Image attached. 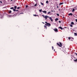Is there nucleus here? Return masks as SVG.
<instances>
[{
	"label": "nucleus",
	"mask_w": 77,
	"mask_h": 77,
	"mask_svg": "<svg viewBox=\"0 0 77 77\" xmlns=\"http://www.w3.org/2000/svg\"><path fill=\"white\" fill-rule=\"evenodd\" d=\"M42 17H43L45 18V20L47 19V18H49V17L48 16H44V15H42ZM49 19L51 21V22L53 21V19H52V18L50 17H49Z\"/></svg>",
	"instance_id": "f257e3e1"
},
{
	"label": "nucleus",
	"mask_w": 77,
	"mask_h": 77,
	"mask_svg": "<svg viewBox=\"0 0 77 77\" xmlns=\"http://www.w3.org/2000/svg\"><path fill=\"white\" fill-rule=\"evenodd\" d=\"M45 23H46V24H45V26H44L45 27H46L47 26H50V24L48 23L47 22H45Z\"/></svg>",
	"instance_id": "f03ea898"
},
{
	"label": "nucleus",
	"mask_w": 77,
	"mask_h": 77,
	"mask_svg": "<svg viewBox=\"0 0 77 77\" xmlns=\"http://www.w3.org/2000/svg\"><path fill=\"white\" fill-rule=\"evenodd\" d=\"M57 45H58V46H59L60 47H61L62 45V43H61V42H60V44H58V43H57Z\"/></svg>",
	"instance_id": "7ed1b4c3"
},
{
	"label": "nucleus",
	"mask_w": 77,
	"mask_h": 77,
	"mask_svg": "<svg viewBox=\"0 0 77 77\" xmlns=\"http://www.w3.org/2000/svg\"><path fill=\"white\" fill-rule=\"evenodd\" d=\"M54 30L55 31V32H58V30H57V29L56 28H55L54 29Z\"/></svg>",
	"instance_id": "20e7f679"
},
{
	"label": "nucleus",
	"mask_w": 77,
	"mask_h": 77,
	"mask_svg": "<svg viewBox=\"0 0 77 77\" xmlns=\"http://www.w3.org/2000/svg\"><path fill=\"white\" fill-rule=\"evenodd\" d=\"M42 12L45 14H47V11H42Z\"/></svg>",
	"instance_id": "39448f33"
},
{
	"label": "nucleus",
	"mask_w": 77,
	"mask_h": 77,
	"mask_svg": "<svg viewBox=\"0 0 77 77\" xmlns=\"http://www.w3.org/2000/svg\"><path fill=\"white\" fill-rule=\"evenodd\" d=\"M59 28L60 29H61V30H63V28H62L61 26L59 27Z\"/></svg>",
	"instance_id": "423d86ee"
},
{
	"label": "nucleus",
	"mask_w": 77,
	"mask_h": 77,
	"mask_svg": "<svg viewBox=\"0 0 77 77\" xmlns=\"http://www.w3.org/2000/svg\"><path fill=\"white\" fill-rule=\"evenodd\" d=\"M68 15H72V13H70L69 14H68Z\"/></svg>",
	"instance_id": "0eeeda50"
},
{
	"label": "nucleus",
	"mask_w": 77,
	"mask_h": 77,
	"mask_svg": "<svg viewBox=\"0 0 77 77\" xmlns=\"http://www.w3.org/2000/svg\"><path fill=\"white\" fill-rule=\"evenodd\" d=\"M74 34H75V36H77V33H75Z\"/></svg>",
	"instance_id": "6e6552de"
},
{
	"label": "nucleus",
	"mask_w": 77,
	"mask_h": 77,
	"mask_svg": "<svg viewBox=\"0 0 77 77\" xmlns=\"http://www.w3.org/2000/svg\"><path fill=\"white\" fill-rule=\"evenodd\" d=\"M12 12V11H9V13H11Z\"/></svg>",
	"instance_id": "1a4fd4ad"
},
{
	"label": "nucleus",
	"mask_w": 77,
	"mask_h": 77,
	"mask_svg": "<svg viewBox=\"0 0 77 77\" xmlns=\"http://www.w3.org/2000/svg\"><path fill=\"white\" fill-rule=\"evenodd\" d=\"M33 15H34V17H35H35H36V16H38V15H35V14H34Z\"/></svg>",
	"instance_id": "9d476101"
},
{
	"label": "nucleus",
	"mask_w": 77,
	"mask_h": 77,
	"mask_svg": "<svg viewBox=\"0 0 77 77\" xmlns=\"http://www.w3.org/2000/svg\"><path fill=\"white\" fill-rule=\"evenodd\" d=\"M50 13H51V12L49 11L48 12V14H50Z\"/></svg>",
	"instance_id": "9b49d317"
},
{
	"label": "nucleus",
	"mask_w": 77,
	"mask_h": 77,
	"mask_svg": "<svg viewBox=\"0 0 77 77\" xmlns=\"http://www.w3.org/2000/svg\"><path fill=\"white\" fill-rule=\"evenodd\" d=\"M39 11H40V12H42V9H40V10H39Z\"/></svg>",
	"instance_id": "f8f14e48"
},
{
	"label": "nucleus",
	"mask_w": 77,
	"mask_h": 77,
	"mask_svg": "<svg viewBox=\"0 0 77 77\" xmlns=\"http://www.w3.org/2000/svg\"><path fill=\"white\" fill-rule=\"evenodd\" d=\"M58 20V18H56L55 19V21H57Z\"/></svg>",
	"instance_id": "ddd939ff"
},
{
	"label": "nucleus",
	"mask_w": 77,
	"mask_h": 77,
	"mask_svg": "<svg viewBox=\"0 0 77 77\" xmlns=\"http://www.w3.org/2000/svg\"><path fill=\"white\" fill-rule=\"evenodd\" d=\"M41 4L42 5H44V4H43V3L41 2Z\"/></svg>",
	"instance_id": "4468645a"
},
{
	"label": "nucleus",
	"mask_w": 77,
	"mask_h": 77,
	"mask_svg": "<svg viewBox=\"0 0 77 77\" xmlns=\"http://www.w3.org/2000/svg\"><path fill=\"white\" fill-rule=\"evenodd\" d=\"M75 11V10L74 9H73L72 11V12H74V11Z\"/></svg>",
	"instance_id": "2eb2a0df"
},
{
	"label": "nucleus",
	"mask_w": 77,
	"mask_h": 77,
	"mask_svg": "<svg viewBox=\"0 0 77 77\" xmlns=\"http://www.w3.org/2000/svg\"><path fill=\"white\" fill-rule=\"evenodd\" d=\"M71 24H74V22H72L71 23Z\"/></svg>",
	"instance_id": "dca6fc26"
},
{
	"label": "nucleus",
	"mask_w": 77,
	"mask_h": 77,
	"mask_svg": "<svg viewBox=\"0 0 77 77\" xmlns=\"http://www.w3.org/2000/svg\"><path fill=\"white\" fill-rule=\"evenodd\" d=\"M0 2L1 3H3V2H2V1H0Z\"/></svg>",
	"instance_id": "f3484780"
},
{
	"label": "nucleus",
	"mask_w": 77,
	"mask_h": 77,
	"mask_svg": "<svg viewBox=\"0 0 77 77\" xmlns=\"http://www.w3.org/2000/svg\"><path fill=\"white\" fill-rule=\"evenodd\" d=\"M63 3H60L59 5H63Z\"/></svg>",
	"instance_id": "a211bd4d"
},
{
	"label": "nucleus",
	"mask_w": 77,
	"mask_h": 77,
	"mask_svg": "<svg viewBox=\"0 0 77 77\" xmlns=\"http://www.w3.org/2000/svg\"><path fill=\"white\" fill-rule=\"evenodd\" d=\"M10 9H14V7L11 8H10Z\"/></svg>",
	"instance_id": "6ab92c4d"
},
{
	"label": "nucleus",
	"mask_w": 77,
	"mask_h": 77,
	"mask_svg": "<svg viewBox=\"0 0 77 77\" xmlns=\"http://www.w3.org/2000/svg\"><path fill=\"white\" fill-rule=\"evenodd\" d=\"M48 3V1H47L46 2V3Z\"/></svg>",
	"instance_id": "aec40b11"
},
{
	"label": "nucleus",
	"mask_w": 77,
	"mask_h": 77,
	"mask_svg": "<svg viewBox=\"0 0 77 77\" xmlns=\"http://www.w3.org/2000/svg\"><path fill=\"white\" fill-rule=\"evenodd\" d=\"M14 8L15 9H17V6H15Z\"/></svg>",
	"instance_id": "412c9836"
},
{
	"label": "nucleus",
	"mask_w": 77,
	"mask_h": 77,
	"mask_svg": "<svg viewBox=\"0 0 77 77\" xmlns=\"http://www.w3.org/2000/svg\"><path fill=\"white\" fill-rule=\"evenodd\" d=\"M57 16H59V14H57Z\"/></svg>",
	"instance_id": "4be33fe9"
},
{
	"label": "nucleus",
	"mask_w": 77,
	"mask_h": 77,
	"mask_svg": "<svg viewBox=\"0 0 77 77\" xmlns=\"http://www.w3.org/2000/svg\"><path fill=\"white\" fill-rule=\"evenodd\" d=\"M28 7V5H26V8H27Z\"/></svg>",
	"instance_id": "5701e85b"
},
{
	"label": "nucleus",
	"mask_w": 77,
	"mask_h": 77,
	"mask_svg": "<svg viewBox=\"0 0 77 77\" xmlns=\"http://www.w3.org/2000/svg\"><path fill=\"white\" fill-rule=\"evenodd\" d=\"M37 5V4H36L35 5H34V6H36Z\"/></svg>",
	"instance_id": "b1692460"
},
{
	"label": "nucleus",
	"mask_w": 77,
	"mask_h": 77,
	"mask_svg": "<svg viewBox=\"0 0 77 77\" xmlns=\"http://www.w3.org/2000/svg\"><path fill=\"white\" fill-rule=\"evenodd\" d=\"M68 39H71V37H69V38H68Z\"/></svg>",
	"instance_id": "393cba45"
},
{
	"label": "nucleus",
	"mask_w": 77,
	"mask_h": 77,
	"mask_svg": "<svg viewBox=\"0 0 77 77\" xmlns=\"http://www.w3.org/2000/svg\"><path fill=\"white\" fill-rule=\"evenodd\" d=\"M13 11H16L15 9H13Z\"/></svg>",
	"instance_id": "a878e982"
},
{
	"label": "nucleus",
	"mask_w": 77,
	"mask_h": 77,
	"mask_svg": "<svg viewBox=\"0 0 77 77\" xmlns=\"http://www.w3.org/2000/svg\"><path fill=\"white\" fill-rule=\"evenodd\" d=\"M70 27H72V25L71 24V25H70Z\"/></svg>",
	"instance_id": "bb28decb"
},
{
	"label": "nucleus",
	"mask_w": 77,
	"mask_h": 77,
	"mask_svg": "<svg viewBox=\"0 0 77 77\" xmlns=\"http://www.w3.org/2000/svg\"><path fill=\"white\" fill-rule=\"evenodd\" d=\"M52 49L53 50V49H54V48L53 46L52 47Z\"/></svg>",
	"instance_id": "cd10ccee"
},
{
	"label": "nucleus",
	"mask_w": 77,
	"mask_h": 77,
	"mask_svg": "<svg viewBox=\"0 0 77 77\" xmlns=\"http://www.w3.org/2000/svg\"><path fill=\"white\" fill-rule=\"evenodd\" d=\"M20 8V7H18L17 8V9H19Z\"/></svg>",
	"instance_id": "c85d7f7f"
},
{
	"label": "nucleus",
	"mask_w": 77,
	"mask_h": 77,
	"mask_svg": "<svg viewBox=\"0 0 77 77\" xmlns=\"http://www.w3.org/2000/svg\"><path fill=\"white\" fill-rule=\"evenodd\" d=\"M75 21H76V22H77V19H76Z\"/></svg>",
	"instance_id": "c756f323"
},
{
	"label": "nucleus",
	"mask_w": 77,
	"mask_h": 77,
	"mask_svg": "<svg viewBox=\"0 0 77 77\" xmlns=\"http://www.w3.org/2000/svg\"><path fill=\"white\" fill-rule=\"evenodd\" d=\"M75 54H76V56H77V53H75Z\"/></svg>",
	"instance_id": "7c9ffc66"
},
{
	"label": "nucleus",
	"mask_w": 77,
	"mask_h": 77,
	"mask_svg": "<svg viewBox=\"0 0 77 77\" xmlns=\"http://www.w3.org/2000/svg\"><path fill=\"white\" fill-rule=\"evenodd\" d=\"M59 23H61V22H60V21H59Z\"/></svg>",
	"instance_id": "2f4dec72"
},
{
	"label": "nucleus",
	"mask_w": 77,
	"mask_h": 77,
	"mask_svg": "<svg viewBox=\"0 0 77 77\" xmlns=\"http://www.w3.org/2000/svg\"><path fill=\"white\" fill-rule=\"evenodd\" d=\"M57 8H59V6H57Z\"/></svg>",
	"instance_id": "473e14b6"
},
{
	"label": "nucleus",
	"mask_w": 77,
	"mask_h": 77,
	"mask_svg": "<svg viewBox=\"0 0 77 77\" xmlns=\"http://www.w3.org/2000/svg\"><path fill=\"white\" fill-rule=\"evenodd\" d=\"M45 28H46V29H47V27H45Z\"/></svg>",
	"instance_id": "72a5a7b5"
},
{
	"label": "nucleus",
	"mask_w": 77,
	"mask_h": 77,
	"mask_svg": "<svg viewBox=\"0 0 77 77\" xmlns=\"http://www.w3.org/2000/svg\"><path fill=\"white\" fill-rule=\"evenodd\" d=\"M42 23H43V24H44V23L42 22Z\"/></svg>",
	"instance_id": "f704fd0d"
},
{
	"label": "nucleus",
	"mask_w": 77,
	"mask_h": 77,
	"mask_svg": "<svg viewBox=\"0 0 77 77\" xmlns=\"http://www.w3.org/2000/svg\"><path fill=\"white\" fill-rule=\"evenodd\" d=\"M54 51H55V49H54Z\"/></svg>",
	"instance_id": "c9c22d12"
},
{
	"label": "nucleus",
	"mask_w": 77,
	"mask_h": 77,
	"mask_svg": "<svg viewBox=\"0 0 77 77\" xmlns=\"http://www.w3.org/2000/svg\"><path fill=\"white\" fill-rule=\"evenodd\" d=\"M59 11H60V9H59Z\"/></svg>",
	"instance_id": "e433bc0d"
},
{
	"label": "nucleus",
	"mask_w": 77,
	"mask_h": 77,
	"mask_svg": "<svg viewBox=\"0 0 77 77\" xmlns=\"http://www.w3.org/2000/svg\"><path fill=\"white\" fill-rule=\"evenodd\" d=\"M51 12H53V10H52V11H51Z\"/></svg>",
	"instance_id": "4c0bfd02"
},
{
	"label": "nucleus",
	"mask_w": 77,
	"mask_h": 77,
	"mask_svg": "<svg viewBox=\"0 0 77 77\" xmlns=\"http://www.w3.org/2000/svg\"><path fill=\"white\" fill-rule=\"evenodd\" d=\"M72 39H74V38H72Z\"/></svg>",
	"instance_id": "58836bf2"
},
{
	"label": "nucleus",
	"mask_w": 77,
	"mask_h": 77,
	"mask_svg": "<svg viewBox=\"0 0 77 77\" xmlns=\"http://www.w3.org/2000/svg\"><path fill=\"white\" fill-rule=\"evenodd\" d=\"M11 1H12V0H11Z\"/></svg>",
	"instance_id": "ea45409f"
},
{
	"label": "nucleus",
	"mask_w": 77,
	"mask_h": 77,
	"mask_svg": "<svg viewBox=\"0 0 77 77\" xmlns=\"http://www.w3.org/2000/svg\"><path fill=\"white\" fill-rule=\"evenodd\" d=\"M63 18H64V17H63Z\"/></svg>",
	"instance_id": "a19ab883"
},
{
	"label": "nucleus",
	"mask_w": 77,
	"mask_h": 77,
	"mask_svg": "<svg viewBox=\"0 0 77 77\" xmlns=\"http://www.w3.org/2000/svg\"><path fill=\"white\" fill-rule=\"evenodd\" d=\"M22 14V13H20V14Z\"/></svg>",
	"instance_id": "79ce46f5"
}]
</instances>
